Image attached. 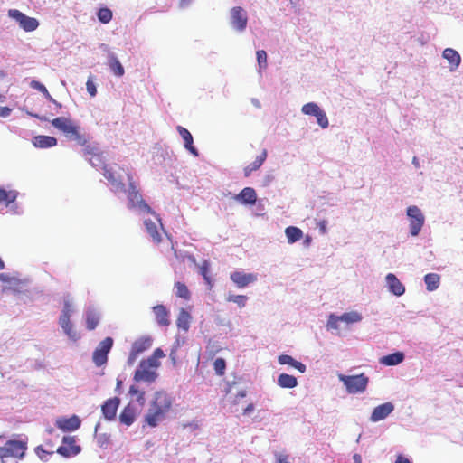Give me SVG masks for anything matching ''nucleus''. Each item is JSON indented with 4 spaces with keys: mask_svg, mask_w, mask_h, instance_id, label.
Masks as SVG:
<instances>
[{
    "mask_svg": "<svg viewBox=\"0 0 463 463\" xmlns=\"http://www.w3.org/2000/svg\"><path fill=\"white\" fill-rule=\"evenodd\" d=\"M173 399L164 391L156 392L149 408L145 415V422L150 427H156L165 420L172 409Z\"/></svg>",
    "mask_w": 463,
    "mask_h": 463,
    "instance_id": "obj_1",
    "label": "nucleus"
},
{
    "mask_svg": "<svg viewBox=\"0 0 463 463\" xmlns=\"http://www.w3.org/2000/svg\"><path fill=\"white\" fill-rule=\"evenodd\" d=\"M52 126L61 131L65 137L71 140H74L80 146H85L88 143V139L85 135L80 132V128L74 122L65 117H58L53 118Z\"/></svg>",
    "mask_w": 463,
    "mask_h": 463,
    "instance_id": "obj_2",
    "label": "nucleus"
},
{
    "mask_svg": "<svg viewBox=\"0 0 463 463\" xmlns=\"http://www.w3.org/2000/svg\"><path fill=\"white\" fill-rule=\"evenodd\" d=\"M27 444L22 440L10 439L7 440L3 446H0V459L2 463H6V458H12L14 459H23Z\"/></svg>",
    "mask_w": 463,
    "mask_h": 463,
    "instance_id": "obj_3",
    "label": "nucleus"
},
{
    "mask_svg": "<svg viewBox=\"0 0 463 463\" xmlns=\"http://www.w3.org/2000/svg\"><path fill=\"white\" fill-rule=\"evenodd\" d=\"M128 208L134 209L138 208L139 210L146 213H154L151 207L143 200L141 194L139 193L133 178L130 175H128Z\"/></svg>",
    "mask_w": 463,
    "mask_h": 463,
    "instance_id": "obj_4",
    "label": "nucleus"
},
{
    "mask_svg": "<svg viewBox=\"0 0 463 463\" xmlns=\"http://www.w3.org/2000/svg\"><path fill=\"white\" fill-rule=\"evenodd\" d=\"M339 380L344 383L346 388V391L349 393H357L363 392L365 391L368 384V377H366L364 373L358 375H338Z\"/></svg>",
    "mask_w": 463,
    "mask_h": 463,
    "instance_id": "obj_5",
    "label": "nucleus"
},
{
    "mask_svg": "<svg viewBox=\"0 0 463 463\" xmlns=\"http://www.w3.org/2000/svg\"><path fill=\"white\" fill-rule=\"evenodd\" d=\"M158 366H154V364L147 359H144L139 363L137 370L135 371L133 380L135 382H154L157 373L156 370Z\"/></svg>",
    "mask_w": 463,
    "mask_h": 463,
    "instance_id": "obj_6",
    "label": "nucleus"
},
{
    "mask_svg": "<svg viewBox=\"0 0 463 463\" xmlns=\"http://www.w3.org/2000/svg\"><path fill=\"white\" fill-rule=\"evenodd\" d=\"M407 216L410 220V233L411 236H417L421 231L425 218L420 209L416 205L407 208Z\"/></svg>",
    "mask_w": 463,
    "mask_h": 463,
    "instance_id": "obj_7",
    "label": "nucleus"
},
{
    "mask_svg": "<svg viewBox=\"0 0 463 463\" xmlns=\"http://www.w3.org/2000/svg\"><path fill=\"white\" fill-rule=\"evenodd\" d=\"M113 343V339L108 336L98 345L92 354L93 363L97 366H102L107 363L108 354L110 352Z\"/></svg>",
    "mask_w": 463,
    "mask_h": 463,
    "instance_id": "obj_8",
    "label": "nucleus"
},
{
    "mask_svg": "<svg viewBox=\"0 0 463 463\" xmlns=\"http://www.w3.org/2000/svg\"><path fill=\"white\" fill-rule=\"evenodd\" d=\"M8 15L14 19L25 32H33L39 26V22L33 17H29L17 9H10Z\"/></svg>",
    "mask_w": 463,
    "mask_h": 463,
    "instance_id": "obj_9",
    "label": "nucleus"
},
{
    "mask_svg": "<svg viewBox=\"0 0 463 463\" xmlns=\"http://www.w3.org/2000/svg\"><path fill=\"white\" fill-rule=\"evenodd\" d=\"M152 338L150 336H142L136 340L131 346V350L128 358V364L133 365L138 355L148 350L152 346Z\"/></svg>",
    "mask_w": 463,
    "mask_h": 463,
    "instance_id": "obj_10",
    "label": "nucleus"
},
{
    "mask_svg": "<svg viewBox=\"0 0 463 463\" xmlns=\"http://www.w3.org/2000/svg\"><path fill=\"white\" fill-rule=\"evenodd\" d=\"M81 451V448L77 444L75 436H65L62 439V445L56 452L64 458L77 456Z\"/></svg>",
    "mask_w": 463,
    "mask_h": 463,
    "instance_id": "obj_11",
    "label": "nucleus"
},
{
    "mask_svg": "<svg viewBox=\"0 0 463 463\" xmlns=\"http://www.w3.org/2000/svg\"><path fill=\"white\" fill-rule=\"evenodd\" d=\"M231 24L234 29L242 32L246 29L248 16L246 11L241 6L232 7L231 10Z\"/></svg>",
    "mask_w": 463,
    "mask_h": 463,
    "instance_id": "obj_12",
    "label": "nucleus"
},
{
    "mask_svg": "<svg viewBox=\"0 0 463 463\" xmlns=\"http://www.w3.org/2000/svg\"><path fill=\"white\" fill-rule=\"evenodd\" d=\"M230 279L238 288H241L257 281L258 275L255 273H245L241 270H235L231 273Z\"/></svg>",
    "mask_w": 463,
    "mask_h": 463,
    "instance_id": "obj_13",
    "label": "nucleus"
},
{
    "mask_svg": "<svg viewBox=\"0 0 463 463\" xmlns=\"http://www.w3.org/2000/svg\"><path fill=\"white\" fill-rule=\"evenodd\" d=\"M83 146V156L88 158L90 165L94 167H100L103 169L104 165H106L104 164V157L102 153L99 152L98 149L87 144Z\"/></svg>",
    "mask_w": 463,
    "mask_h": 463,
    "instance_id": "obj_14",
    "label": "nucleus"
},
{
    "mask_svg": "<svg viewBox=\"0 0 463 463\" xmlns=\"http://www.w3.org/2000/svg\"><path fill=\"white\" fill-rule=\"evenodd\" d=\"M119 404L120 399L118 397H113L106 400L101 406V411L104 418L108 420H114Z\"/></svg>",
    "mask_w": 463,
    "mask_h": 463,
    "instance_id": "obj_15",
    "label": "nucleus"
},
{
    "mask_svg": "<svg viewBox=\"0 0 463 463\" xmlns=\"http://www.w3.org/2000/svg\"><path fill=\"white\" fill-rule=\"evenodd\" d=\"M81 420L77 415L70 418L61 417L56 420L55 425L63 431H74L80 427Z\"/></svg>",
    "mask_w": 463,
    "mask_h": 463,
    "instance_id": "obj_16",
    "label": "nucleus"
},
{
    "mask_svg": "<svg viewBox=\"0 0 463 463\" xmlns=\"http://www.w3.org/2000/svg\"><path fill=\"white\" fill-rule=\"evenodd\" d=\"M394 410V406L391 402H385L375 407L371 414L370 420L373 422L380 421L385 419Z\"/></svg>",
    "mask_w": 463,
    "mask_h": 463,
    "instance_id": "obj_17",
    "label": "nucleus"
},
{
    "mask_svg": "<svg viewBox=\"0 0 463 463\" xmlns=\"http://www.w3.org/2000/svg\"><path fill=\"white\" fill-rule=\"evenodd\" d=\"M70 308L69 304L65 305V307L60 317V325L66 333L67 335H69L71 338L76 337V333L73 331L72 324L70 319Z\"/></svg>",
    "mask_w": 463,
    "mask_h": 463,
    "instance_id": "obj_18",
    "label": "nucleus"
},
{
    "mask_svg": "<svg viewBox=\"0 0 463 463\" xmlns=\"http://www.w3.org/2000/svg\"><path fill=\"white\" fill-rule=\"evenodd\" d=\"M176 129H177L179 135L181 136V137L184 139V147L191 154H193L194 156H198V151H197V149L193 145L194 139H193V136L189 132V130L186 129L185 128L182 127V126H177Z\"/></svg>",
    "mask_w": 463,
    "mask_h": 463,
    "instance_id": "obj_19",
    "label": "nucleus"
},
{
    "mask_svg": "<svg viewBox=\"0 0 463 463\" xmlns=\"http://www.w3.org/2000/svg\"><path fill=\"white\" fill-rule=\"evenodd\" d=\"M386 282L389 288V290L395 296H402L405 292V288L402 284V282L397 279V277L392 274L389 273L386 276Z\"/></svg>",
    "mask_w": 463,
    "mask_h": 463,
    "instance_id": "obj_20",
    "label": "nucleus"
},
{
    "mask_svg": "<svg viewBox=\"0 0 463 463\" xmlns=\"http://www.w3.org/2000/svg\"><path fill=\"white\" fill-rule=\"evenodd\" d=\"M442 56H443L444 59H446L449 61V70L451 71H453L456 69H458V67L460 64L461 58H460V55L458 54V52L456 50H454L452 48H446L443 51Z\"/></svg>",
    "mask_w": 463,
    "mask_h": 463,
    "instance_id": "obj_21",
    "label": "nucleus"
},
{
    "mask_svg": "<svg viewBox=\"0 0 463 463\" xmlns=\"http://www.w3.org/2000/svg\"><path fill=\"white\" fill-rule=\"evenodd\" d=\"M153 312L158 325L166 326L170 324L169 311L164 305L155 306L153 307Z\"/></svg>",
    "mask_w": 463,
    "mask_h": 463,
    "instance_id": "obj_22",
    "label": "nucleus"
},
{
    "mask_svg": "<svg viewBox=\"0 0 463 463\" xmlns=\"http://www.w3.org/2000/svg\"><path fill=\"white\" fill-rule=\"evenodd\" d=\"M136 420V410L128 403L124 407L119 414V420L126 426H130Z\"/></svg>",
    "mask_w": 463,
    "mask_h": 463,
    "instance_id": "obj_23",
    "label": "nucleus"
},
{
    "mask_svg": "<svg viewBox=\"0 0 463 463\" xmlns=\"http://www.w3.org/2000/svg\"><path fill=\"white\" fill-rule=\"evenodd\" d=\"M33 144L38 148H49L57 145V139L53 137L39 135L33 138Z\"/></svg>",
    "mask_w": 463,
    "mask_h": 463,
    "instance_id": "obj_24",
    "label": "nucleus"
},
{
    "mask_svg": "<svg viewBox=\"0 0 463 463\" xmlns=\"http://www.w3.org/2000/svg\"><path fill=\"white\" fill-rule=\"evenodd\" d=\"M236 199L245 204H255L257 194L253 188L246 187L241 191Z\"/></svg>",
    "mask_w": 463,
    "mask_h": 463,
    "instance_id": "obj_25",
    "label": "nucleus"
},
{
    "mask_svg": "<svg viewBox=\"0 0 463 463\" xmlns=\"http://www.w3.org/2000/svg\"><path fill=\"white\" fill-rule=\"evenodd\" d=\"M19 193L16 190H6L0 187V204L8 207L17 199Z\"/></svg>",
    "mask_w": 463,
    "mask_h": 463,
    "instance_id": "obj_26",
    "label": "nucleus"
},
{
    "mask_svg": "<svg viewBox=\"0 0 463 463\" xmlns=\"http://www.w3.org/2000/svg\"><path fill=\"white\" fill-rule=\"evenodd\" d=\"M107 64L115 76L122 77L124 75V68L115 54H109Z\"/></svg>",
    "mask_w": 463,
    "mask_h": 463,
    "instance_id": "obj_27",
    "label": "nucleus"
},
{
    "mask_svg": "<svg viewBox=\"0 0 463 463\" xmlns=\"http://www.w3.org/2000/svg\"><path fill=\"white\" fill-rule=\"evenodd\" d=\"M278 361L280 364H288L302 373L306 372V365L301 362L295 360L292 356L288 354L279 355Z\"/></svg>",
    "mask_w": 463,
    "mask_h": 463,
    "instance_id": "obj_28",
    "label": "nucleus"
},
{
    "mask_svg": "<svg viewBox=\"0 0 463 463\" xmlns=\"http://www.w3.org/2000/svg\"><path fill=\"white\" fill-rule=\"evenodd\" d=\"M267 158V151L264 149L260 155H259L256 159L251 163L249 165H247L245 168H244V175L246 177L250 176V175L253 172V171H256L258 170L261 165L262 164L264 163V161L266 160Z\"/></svg>",
    "mask_w": 463,
    "mask_h": 463,
    "instance_id": "obj_29",
    "label": "nucleus"
},
{
    "mask_svg": "<svg viewBox=\"0 0 463 463\" xmlns=\"http://www.w3.org/2000/svg\"><path fill=\"white\" fill-rule=\"evenodd\" d=\"M278 384L281 388L292 389L298 385V380L293 375L281 373L278 377Z\"/></svg>",
    "mask_w": 463,
    "mask_h": 463,
    "instance_id": "obj_30",
    "label": "nucleus"
},
{
    "mask_svg": "<svg viewBox=\"0 0 463 463\" xmlns=\"http://www.w3.org/2000/svg\"><path fill=\"white\" fill-rule=\"evenodd\" d=\"M404 359V354L402 352H396L388 355H385L380 359L383 364L392 366L402 363Z\"/></svg>",
    "mask_w": 463,
    "mask_h": 463,
    "instance_id": "obj_31",
    "label": "nucleus"
},
{
    "mask_svg": "<svg viewBox=\"0 0 463 463\" xmlns=\"http://www.w3.org/2000/svg\"><path fill=\"white\" fill-rule=\"evenodd\" d=\"M104 176L105 178L115 187L117 188H124V184L121 181V179L118 176H116L115 173L112 171L111 167H109L108 165H104Z\"/></svg>",
    "mask_w": 463,
    "mask_h": 463,
    "instance_id": "obj_32",
    "label": "nucleus"
},
{
    "mask_svg": "<svg viewBox=\"0 0 463 463\" xmlns=\"http://www.w3.org/2000/svg\"><path fill=\"white\" fill-rule=\"evenodd\" d=\"M147 233L152 238L153 241L156 244L160 243L162 239L156 222L151 220H145L144 222Z\"/></svg>",
    "mask_w": 463,
    "mask_h": 463,
    "instance_id": "obj_33",
    "label": "nucleus"
},
{
    "mask_svg": "<svg viewBox=\"0 0 463 463\" xmlns=\"http://www.w3.org/2000/svg\"><path fill=\"white\" fill-rule=\"evenodd\" d=\"M285 234L288 239V242L290 244L299 241L303 237V232L301 229L295 226L287 227Z\"/></svg>",
    "mask_w": 463,
    "mask_h": 463,
    "instance_id": "obj_34",
    "label": "nucleus"
},
{
    "mask_svg": "<svg viewBox=\"0 0 463 463\" xmlns=\"http://www.w3.org/2000/svg\"><path fill=\"white\" fill-rule=\"evenodd\" d=\"M426 288L429 291L437 289L439 286L440 277L436 273H428L424 276Z\"/></svg>",
    "mask_w": 463,
    "mask_h": 463,
    "instance_id": "obj_35",
    "label": "nucleus"
},
{
    "mask_svg": "<svg viewBox=\"0 0 463 463\" xmlns=\"http://www.w3.org/2000/svg\"><path fill=\"white\" fill-rule=\"evenodd\" d=\"M99 323V316L93 310L86 313V326L89 330H94Z\"/></svg>",
    "mask_w": 463,
    "mask_h": 463,
    "instance_id": "obj_36",
    "label": "nucleus"
},
{
    "mask_svg": "<svg viewBox=\"0 0 463 463\" xmlns=\"http://www.w3.org/2000/svg\"><path fill=\"white\" fill-rule=\"evenodd\" d=\"M175 288L176 297L181 298L184 300L190 299L191 293H190L187 286L184 283L180 282V281L176 282L175 284Z\"/></svg>",
    "mask_w": 463,
    "mask_h": 463,
    "instance_id": "obj_37",
    "label": "nucleus"
},
{
    "mask_svg": "<svg viewBox=\"0 0 463 463\" xmlns=\"http://www.w3.org/2000/svg\"><path fill=\"white\" fill-rule=\"evenodd\" d=\"M190 318V314L184 309H182L176 320L177 326L187 330L189 327Z\"/></svg>",
    "mask_w": 463,
    "mask_h": 463,
    "instance_id": "obj_38",
    "label": "nucleus"
},
{
    "mask_svg": "<svg viewBox=\"0 0 463 463\" xmlns=\"http://www.w3.org/2000/svg\"><path fill=\"white\" fill-rule=\"evenodd\" d=\"M129 394L132 395V396H137L136 398V401L141 405L143 406L146 402V392L145 391L143 390H139L137 386L136 385H131L129 387V391H128Z\"/></svg>",
    "mask_w": 463,
    "mask_h": 463,
    "instance_id": "obj_39",
    "label": "nucleus"
},
{
    "mask_svg": "<svg viewBox=\"0 0 463 463\" xmlns=\"http://www.w3.org/2000/svg\"><path fill=\"white\" fill-rule=\"evenodd\" d=\"M322 109L315 102L303 105L301 111L305 115L316 116Z\"/></svg>",
    "mask_w": 463,
    "mask_h": 463,
    "instance_id": "obj_40",
    "label": "nucleus"
},
{
    "mask_svg": "<svg viewBox=\"0 0 463 463\" xmlns=\"http://www.w3.org/2000/svg\"><path fill=\"white\" fill-rule=\"evenodd\" d=\"M210 264L207 260H204L200 267V274L203 276L205 283L212 288L213 282L209 275Z\"/></svg>",
    "mask_w": 463,
    "mask_h": 463,
    "instance_id": "obj_41",
    "label": "nucleus"
},
{
    "mask_svg": "<svg viewBox=\"0 0 463 463\" xmlns=\"http://www.w3.org/2000/svg\"><path fill=\"white\" fill-rule=\"evenodd\" d=\"M340 321H344L347 324L359 322L362 317L357 312H347L339 317Z\"/></svg>",
    "mask_w": 463,
    "mask_h": 463,
    "instance_id": "obj_42",
    "label": "nucleus"
},
{
    "mask_svg": "<svg viewBox=\"0 0 463 463\" xmlns=\"http://www.w3.org/2000/svg\"><path fill=\"white\" fill-rule=\"evenodd\" d=\"M35 454L42 461H47L49 456L52 455L55 451L53 449L47 450L43 445H39L34 449Z\"/></svg>",
    "mask_w": 463,
    "mask_h": 463,
    "instance_id": "obj_43",
    "label": "nucleus"
},
{
    "mask_svg": "<svg viewBox=\"0 0 463 463\" xmlns=\"http://www.w3.org/2000/svg\"><path fill=\"white\" fill-rule=\"evenodd\" d=\"M248 298L244 295H228L226 300L228 302H233L237 304L240 307H244L246 306Z\"/></svg>",
    "mask_w": 463,
    "mask_h": 463,
    "instance_id": "obj_44",
    "label": "nucleus"
},
{
    "mask_svg": "<svg viewBox=\"0 0 463 463\" xmlns=\"http://www.w3.org/2000/svg\"><path fill=\"white\" fill-rule=\"evenodd\" d=\"M98 18L102 24H108L112 19V12L109 8L103 7L98 12Z\"/></svg>",
    "mask_w": 463,
    "mask_h": 463,
    "instance_id": "obj_45",
    "label": "nucleus"
},
{
    "mask_svg": "<svg viewBox=\"0 0 463 463\" xmlns=\"http://www.w3.org/2000/svg\"><path fill=\"white\" fill-rule=\"evenodd\" d=\"M213 369L216 373V374L222 376L224 374L225 369H226V362L223 358H217L213 362Z\"/></svg>",
    "mask_w": 463,
    "mask_h": 463,
    "instance_id": "obj_46",
    "label": "nucleus"
},
{
    "mask_svg": "<svg viewBox=\"0 0 463 463\" xmlns=\"http://www.w3.org/2000/svg\"><path fill=\"white\" fill-rule=\"evenodd\" d=\"M165 356V354L161 348H156L152 355L147 357L146 359L149 360L151 363L154 364V366H160L159 359L163 358Z\"/></svg>",
    "mask_w": 463,
    "mask_h": 463,
    "instance_id": "obj_47",
    "label": "nucleus"
},
{
    "mask_svg": "<svg viewBox=\"0 0 463 463\" xmlns=\"http://www.w3.org/2000/svg\"><path fill=\"white\" fill-rule=\"evenodd\" d=\"M317 124L322 128H326L329 125L328 118L326 117V114L323 109H321L316 116Z\"/></svg>",
    "mask_w": 463,
    "mask_h": 463,
    "instance_id": "obj_48",
    "label": "nucleus"
},
{
    "mask_svg": "<svg viewBox=\"0 0 463 463\" xmlns=\"http://www.w3.org/2000/svg\"><path fill=\"white\" fill-rule=\"evenodd\" d=\"M31 86L33 88L38 90L39 91H41L48 99H50L51 101H53V99L52 98L48 90L46 89V87L43 84H42L39 81L33 80L31 83Z\"/></svg>",
    "mask_w": 463,
    "mask_h": 463,
    "instance_id": "obj_49",
    "label": "nucleus"
},
{
    "mask_svg": "<svg viewBox=\"0 0 463 463\" xmlns=\"http://www.w3.org/2000/svg\"><path fill=\"white\" fill-rule=\"evenodd\" d=\"M257 61L260 67H267V53L264 50H260L257 52Z\"/></svg>",
    "mask_w": 463,
    "mask_h": 463,
    "instance_id": "obj_50",
    "label": "nucleus"
},
{
    "mask_svg": "<svg viewBox=\"0 0 463 463\" xmlns=\"http://www.w3.org/2000/svg\"><path fill=\"white\" fill-rule=\"evenodd\" d=\"M180 346V344L178 341L175 342V344L173 345L171 352H170V359L172 360L173 364H175L178 362V355H177V350Z\"/></svg>",
    "mask_w": 463,
    "mask_h": 463,
    "instance_id": "obj_51",
    "label": "nucleus"
},
{
    "mask_svg": "<svg viewBox=\"0 0 463 463\" xmlns=\"http://www.w3.org/2000/svg\"><path fill=\"white\" fill-rule=\"evenodd\" d=\"M340 321L339 317L335 315H330L328 322H327V327L336 329L338 327V322Z\"/></svg>",
    "mask_w": 463,
    "mask_h": 463,
    "instance_id": "obj_52",
    "label": "nucleus"
},
{
    "mask_svg": "<svg viewBox=\"0 0 463 463\" xmlns=\"http://www.w3.org/2000/svg\"><path fill=\"white\" fill-rule=\"evenodd\" d=\"M86 88L87 91L91 97H94L97 93V89L95 86V83L92 81V80L89 79L86 82Z\"/></svg>",
    "mask_w": 463,
    "mask_h": 463,
    "instance_id": "obj_53",
    "label": "nucleus"
},
{
    "mask_svg": "<svg viewBox=\"0 0 463 463\" xmlns=\"http://www.w3.org/2000/svg\"><path fill=\"white\" fill-rule=\"evenodd\" d=\"M11 109L8 107H0V117L6 118L10 115Z\"/></svg>",
    "mask_w": 463,
    "mask_h": 463,
    "instance_id": "obj_54",
    "label": "nucleus"
},
{
    "mask_svg": "<svg viewBox=\"0 0 463 463\" xmlns=\"http://www.w3.org/2000/svg\"><path fill=\"white\" fill-rule=\"evenodd\" d=\"M326 225H327V222L325 220H322L318 222V227H319L321 233L325 234L326 232Z\"/></svg>",
    "mask_w": 463,
    "mask_h": 463,
    "instance_id": "obj_55",
    "label": "nucleus"
},
{
    "mask_svg": "<svg viewBox=\"0 0 463 463\" xmlns=\"http://www.w3.org/2000/svg\"><path fill=\"white\" fill-rule=\"evenodd\" d=\"M254 411V405L253 403H250L247 405V407L243 410L244 415H249Z\"/></svg>",
    "mask_w": 463,
    "mask_h": 463,
    "instance_id": "obj_56",
    "label": "nucleus"
},
{
    "mask_svg": "<svg viewBox=\"0 0 463 463\" xmlns=\"http://www.w3.org/2000/svg\"><path fill=\"white\" fill-rule=\"evenodd\" d=\"M394 463H411V461L402 457V455L398 456Z\"/></svg>",
    "mask_w": 463,
    "mask_h": 463,
    "instance_id": "obj_57",
    "label": "nucleus"
},
{
    "mask_svg": "<svg viewBox=\"0 0 463 463\" xmlns=\"http://www.w3.org/2000/svg\"><path fill=\"white\" fill-rule=\"evenodd\" d=\"M277 463H289L288 459V456L279 455L277 458Z\"/></svg>",
    "mask_w": 463,
    "mask_h": 463,
    "instance_id": "obj_58",
    "label": "nucleus"
},
{
    "mask_svg": "<svg viewBox=\"0 0 463 463\" xmlns=\"http://www.w3.org/2000/svg\"><path fill=\"white\" fill-rule=\"evenodd\" d=\"M11 278L7 274L0 273V281L8 283L10 282Z\"/></svg>",
    "mask_w": 463,
    "mask_h": 463,
    "instance_id": "obj_59",
    "label": "nucleus"
},
{
    "mask_svg": "<svg viewBox=\"0 0 463 463\" xmlns=\"http://www.w3.org/2000/svg\"><path fill=\"white\" fill-rule=\"evenodd\" d=\"M247 392L245 390H241L240 391L237 395H236V398L234 400L235 402H239V399L240 398H244L246 396Z\"/></svg>",
    "mask_w": 463,
    "mask_h": 463,
    "instance_id": "obj_60",
    "label": "nucleus"
},
{
    "mask_svg": "<svg viewBox=\"0 0 463 463\" xmlns=\"http://www.w3.org/2000/svg\"><path fill=\"white\" fill-rule=\"evenodd\" d=\"M353 459L354 463H362V457L359 454H354Z\"/></svg>",
    "mask_w": 463,
    "mask_h": 463,
    "instance_id": "obj_61",
    "label": "nucleus"
},
{
    "mask_svg": "<svg viewBox=\"0 0 463 463\" xmlns=\"http://www.w3.org/2000/svg\"><path fill=\"white\" fill-rule=\"evenodd\" d=\"M45 446L49 449L48 450L53 449V444L51 441H45Z\"/></svg>",
    "mask_w": 463,
    "mask_h": 463,
    "instance_id": "obj_62",
    "label": "nucleus"
},
{
    "mask_svg": "<svg viewBox=\"0 0 463 463\" xmlns=\"http://www.w3.org/2000/svg\"><path fill=\"white\" fill-rule=\"evenodd\" d=\"M231 391H232V385L228 384V386L225 388L224 392L226 394H228L229 392H231Z\"/></svg>",
    "mask_w": 463,
    "mask_h": 463,
    "instance_id": "obj_63",
    "label": "nucleus"
},
{
    "mask_svg": "<svg viewBox=\"0 0 463 463\" xmlns=\"http://www.w3.org/2000/svg\"><path fill=\"white\" fill-rule=\"evenodd\" d=\"M5 269V262L3 261V260L0 258V270L4 269Z\"/></svg>",
    "mask_w": 463,
    "mask_h": 463,
    "instance_id": "obj_64",
    "label": "nucleus"
}]
</instances>
